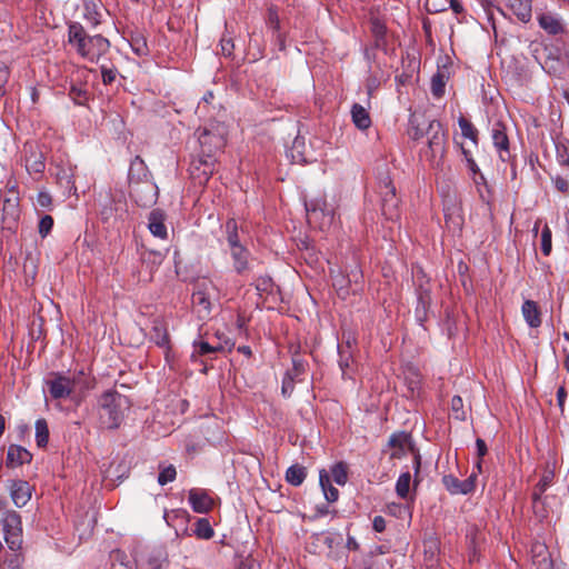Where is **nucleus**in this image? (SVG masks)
Listing matches in <instances>:
<instances>
[{"label":"nucleus","instance_id":"39448f33","mask_svg":"<svg viewBox=\"0 0 569 569\" xmlns=\"http://www.w3.org/2000/svg\"><path fill=\"white\" fill-rule=\"evenodd\" d=\"M200 146L199 157L216 159L224 148L227 141V127L221 122H211L197 130Z\"/></svg>","mask_w":569,"mask_h":569},{"label":"nucleus","instance_id":"aec40b11","mask_svg":"<svg viewBox=\"0 0 569 569\" xmlns=\"http://www.w3.org/2000/svg\"><path fill=\"white\" fill-rule=\"evenodd\" d=\"M189 502L193 511L198 513H206L212 509L213 500L209 495L200 489H191L189 491Z\"/></svg>","mask_w":569,"mask_h":569},{"label":"nucleus","instance_id":"ea45409f","mask_svg":"<svg viewBox=\"0 0 569 569\" xmlns=\"http://www.w3.org/2000/svg\"><path fill=\"white\" fill-rule=\"evenodd\" d=\"M458 124L461 129V133L465 138L472 140L477 143L478 140V130L473 127V124L467 120L465 117H460L458 120Z\"/></svg>","mask_w":569,"mask_h":569},{"label":"nucleus","instance_id":"9b49d317","mask_svg":"<svg viewBox=\"0 0 569 569\" xmlns=\"http://www.w3.org/2000/svg\"><path fill=\"white\" fill-rule=\"evenodd\" d=\"M421 271H418L416 274V280L418 281L417 287V299L418 303L416 307V318L422 325L428 318V311L431 306V289L428 280H425V276L421 274Z\"/></svg>","mask_w":569,"mask_h":569},{"label":"nucleus","instance_id":"603ef678","mask_svg":"<svg viewBox=\"0 0 569 569\" xmlns=\"http://www.w3.org/2000/svg\"><path fill=\"white\" fill-rule=\"evenodd\" d=\"M52 204V198L47 191H40L37 196V206L42 209H49Z\"/></svg>","mask_w":569,"mask_h":569},{"label":"nucleus","instance_id":"49530a36","mask_svg":"<svg viewBox=\"0 0 569 569\" xmlns=\"http://www.w3.org/2000/svg\"><path fill=\"white\" fill-rule=\"evenodd\" d=\"M552 249L551 244V230L546 224L541 232V251L545 256H549Z\"/></svg>","mask_w":569,"mask_h":569},{"label":"nucleus","instance_id":"a19ab883","mask_svg":"<svg viewBox=\"0 0 569 569\" xmlns=\"http://www.w3.org/2000/svg\"><path fill=\"white\" fill-rule=\"evenodd\" d=\"M193 346H194L196 352L199 356H203V355H207V353H212V352H218V351H223L224 350V346L221 342L212 345V343L207 342V341H199V342H194Z\"/></svg>","mask_w":569,"mask_h":569},{"label":"nucleus","instance_id":"58836bf2","mask_svg":"<svg viewBox=\"0 0 569 569\" xmlns=\"http://www.w3.org/2000/svg\"><path fill=\"white\" fill-rule=\"evenodd\" d=\"M194 533L200 539H211L214 531L210 522L206 518L198 519L196 522Z\"/></svg>","mask_w":569,"mask_h":569},{"label":"nucleus","instance_id":"0e129e2a","mask_svg":"<svg viewBox=\"0 0 569 569\" xmlns=\"http://www.w3.org/2000/svg\"><path fill=\"white\" fill-rule=\"evenodd\" d=\"M408 375L415 376L416 379L410 380L408 385V390L410 392L416 391L419 388V375L413 369H408Z\"/></svg>","mask_w":569,"mask_h":569},{"label":"nucleus","instance_id":"e433bc0d","mask_svg":"<svg viewBox=\"0 0 569 569\" xmlns=\"http://www.w3.org/2000/svg\"><path fill=\"white\" fill-rule=\"evenodd\" d=\"M476 176L478 177L475 178V184L477 187L479 197L483 202L489 204L491 201V191L487 179L481 172L477 173Z\"/></svg>","mask_w":569,"mask_h":569},{"label":"nucleus","instance_id":"338daca9","mask_svg":"<svg viewBox=\"0 0 569 569\" xmlns=\"http://www.w3.org/2000/svg\"><path fill=\"white\" fill-rule=\"evenodd\" d=\"M375 531L382 532L386 529V520L381 516H376L372 521Z\"/></svg>","mask_w":569,"mask_h":569},{"label":"nucleus","instance_id":"7c9ffc66","mask_svg":"<svg viewBox=\"0 0 569 569\" xmlns=\"http://www.w3.org/2000/svg\"><path fill=\"white\" fill-rule=\"evenodd\" d=\"M319 482L322 488L325 498L328 502H335L339 498V491L330 482V477L326 470H320Z\"/></svg>","mask_w":569,"mask_h":569},{"label":"nucleus","instance_id":"412c9836","mask_svg":"<svg viewBox=\"0 0 569 569\" xmlns=\"http://www.w3.org/2000/svg\"><path fill=\"white\" fill-rule=\"evenodd\" d=\"M149 170L146 166L144 161L137 156L130 164L129 168V181H130V188L133 184H141L142 182H146V180H149Z\"/></svg>","mask_w":569,"mask_h":569},{"label":"nucleus","instance_id":"f8f14e48","mask_svg":"<svg viewBox=\"0 0 569 569\" xmlns=\"http://www.w3.org/2000/svg\"><path fill=\"white\" fill-rule=\"evenodd\" d=\"M130 194L134 201L141 207H150L158 199V187L150 180H146L141 184H133L130 188Z\"/></svg>","mask_w":569,"mask_h":569},{"label":"nucleus","instance_id":"a211bd4d","mask_svg":"<svg viewBox=\"0 0 569 569\" xmlns=\"http://www.w3.org/2000/svg\"><path fill=\"white\" fill-rule=\"evenodd\" d=\"M32 455L23 447L11 445L8 448L6 466L9 468H17L24 463H29Z\"/></svg>","mask_w":569,"mask_h":569},{"label":"nucleus","instance_id":"1a4fd4ad","mask_svg":"<svg viewBox=\"0 0 569 569\" xmlns=\"http://www.w3.org/2000/svg\"><path fill=\"white\" fill-rule=\"evenodd\" d=\"M217 288L211 280L202 279L196 283L192 293V303L197 308L199 317L204 318L211 311V299L216 296Z\"/></svg>","mask_w":569,"mask_h":569},{"label":"nucleus","instance_id":"3c124183","mask_svg":"<svg viewBox=\"0 0 569 569\" xmlns=\"http://www.w3.org/2000/svg\"><path fill=\"white\" fill-rule=\"evenodd\" d=\"M9 68L3 62H0V98L6 93V84L9 81Z\"/></svg>","mask_w":569,"mask_h":569},{"label":"nucleus","instance_id":"72a5a7b5","mask_svg":"<svg viewBox=\"0 0 569 569\" xmlns=\"http://www.w3.org/2000/svg\"><path fill=\"white\" fill-rule=\"evenodd\" d=\"M448 73L445 70H438L431 78V93L436 98L445 94V88L448 80Z\"/></svg>","mask_w":569,"mask_h":569},{"label":"nucleus","instance_id":"2f4dec72","mask_svg":"<svg viewBox=\"0 0 569 569\" xmlns=\"http://www.w3.org/2000/svg\"><path fill=\"white\" fill-rule=\"evenodd\" d=\"M150 339L159 347H164L168 345L169 335L161 320L157 319L153 321V326L150 331Z\"/></svg>","mask_w":569,"mask_h":569},{"label":"nucleus","instance_id":"bf43d9fd","mask_svg":"<svg viewBox=\"0 0 569 569\" xmlns=\"http://www.w3.org/2000/svg\"><path fill=\"white\" fill-rule=\"evenodd\" d=\"M476 479H477V475L471 473L466 480L462 481L463 495H467V493L473 491V489L476 487Z\"/></svg>","mask_w":569,"mask_h":569},{"label":"nucleus","instance_id":"e2e57ef3","mask_svg":"<svg viewBox=\"0 0 569 569\" xmlns=\"http://www.w3.org/2000/svg\"><path fill=\"white\" fill-rule=\"evenodd\" d=\"M233 48H234V44H233L232 39H226V38L221 39V50L224 56H227V57L231 56Z\"/></svg>","mask_w":569,"mask_h":569},{"label":"nucleus","instance_id":"052dcab7","mask_svg":"<svg viewBox=\"0 0 569 569\" xmlns=\"http://www.w3.org/2000/svg\"><path fill=\"white\" fill-rule=\"evenodd\" d=\"M101 73H102V81L104 84H110L114 81L116 79V70L113 69H108L106 67L102 66L101 68Z\"/></svg>","mask_w":569,"mask_h":569},{"label":"nucleus","instance_id":"ddd939ff","mask_svg":"<svg viewBox=\"0 0 569 569\" xmlns=\"http://www.w3.org/2000/svg\"><path fill=\"white\" fill-rule=\"evenodd\" d=\"M20 217L19 197L14 190H9L8 196L3 198L2 222L8 229H12Z\"/></svg>","mask_w":569,"mask_h":569},{"label":"nucleus","instance_id":"4be33fe9","mask_svg":"<svg viewBox=\"0 0 569 569\" xmlns=\"http://www.w3.org/2000/svg\"><path fill=\"white\" fill-rule=\"evenodd\" d=\"M506 7L523 23L532 16L531 0H505Z\"/></svg>","mask_w":569,"mask_h":569},{"label":"nucleus","instance_id":"774afa93","mask_svg":"<svg viewBox=\"0 0 569 569\" xmlns=\"http://www.w3.org/2000/svg\"><path fill=\"white\" fill-rule=\"evenodd\" d=\"M271 286V279L270 278H262L257 283V289L267 291L269 287Z\"/></svg>","mask_w":569,"mask_h":569},{"label":"nucleus","instance_id":"cd10ccee","mask_svg":"<svg viewBox=\"0 0 569 569\" xmlns=\"http://www.w3.org/2000/svg\"><path fill=\"white\" fill-rule=\"evenodd\" d=\"M351 118L355 126L360 130H366L371 126V118L368 110L359 103L352 106Z\"/></svg>","mask_w":569,"mask_h":569},{"label":"nucleus","instance_id":"f3484780","mask_svg":"<svg viewBox=\"0 0 569 569\" xmlns=\"http://www.w3.org/2000/svg\"><path fill=\"white\" fill-rule=\"evenodd\" d=\"M410 440V435L406 432H398L391 435L388 441V447L391 449L390 458H402L409 449H412Z\"/></svg>","mask_w":569,"mask_h":569},{"label":"nucleus","instance_id":"864d4df0","mask_svg":"<svg viewBox=\"0 0 569 569\" xmlns=\"http://www.w3.org/2000/svg\"><path fill=\"white\" fill-rule=\"evenodd\" d=\"M268 26L272 28L274 31H278L280 28V20L278 12L274 8H270L268 10Z\"/></svg>","mask_w":569,"mask_h":569},{"label":"nucleus","instance_id":"6e6552de","mask_svg":"<svg viewBox=\"0 0 569 569\" xmlns=\"http://www.w3.org/2000/svg\"><path fill=\"white\" fill-rule=\"evenodd\" d=\"M311 388V379L306 365L302 361L293 360L292 368L283 378L281 391H293L295 389L308 391Z\"/></svg>","mask_w":569,"mask_h":569},{"label":"nucleus","instance_id":"20e7f679","mask_svg":"<svg viewBox=\"0 0 569 569\" xmlns=\"http://www.w3.org/2000/svg\"><path fill=\"white\" fill-rule=\"evenodd\" d=\"M46 382L49 391H87L94 388V379L83 368L50 373Z\"/></svg>","mask_w":569,"mask_h":569},{"label":"nucleus","instance_id":"6ab92c4d","mask_svg":"<svg viewBox=\"0 0 569 569\" xmlns=\"http://www.w3.org/2000/svg\"><path fill=\"white\" fill-rule=\"evenodd\" d=\"M164 221V212L160 209H153L148 217L149 231L157 238L167 239L168 231Z\"/></svg>","mask_w":569,"mask_h":569},{"label":"nucleus","instance_id":"2eb2a0df","mask_svg":"<svg viewBox=\"0 0 569 569\" xmlns=\"http://www.w3.org/2000/svg\"><path fill=\"white\" fill-rule=\"evenodd\" d=\"M216 159L199 157L191 163V176L200 184L208 182L214 171Z\"/></svg>","mask_w":569,"mask_h":569},{"label":"nucleus","instance_id":"f704fd0d","mask_svg":"<svg viewBox=\"0 0 569 569\" xmlns=\"http://www.w3.org/2000/svg\"><path fill=\"white\" fill-rule=\"evenodd\" d=\"M224 229L229 250L236 247H242L239 240L237 221L234 219H229L224 224Z\"/></svg>","mask_w":569,"mask_h":569},{"label":"nucleus","instance_id":"4d7b16f0","mask_svg":"<svg viewBox=\"0 0 569 569\" xmlns=\"http://www.w3.org/2000/svg\"><path fill=\"white\" fill-rule=\"evenodd\" d=\"M50 395H51L50 398H46L47 405L59 407L60 406V401L62 399H64V398L70 397L72 393L59 392V393H50Z\"/></svg>","mask_w":569,"mask_h":569},{"label":"nucleus","instance_id":"a878e982","mask_svg":"<svg viewBox=\"0 0 569 569\" xmlns=\"http://www.w3.org/2000/svg\"><path fill=\"white\" fill-rule=\"evenodd\" d=\"M30 486L26 481H14L11 486V498L17 507H23L30 500Z\"/></svg>","mask_w":569,"mask_h":569},{"label":"nucleus","instance_id":"c9c22d12","mask_svg":"<svg viewBox=\"0 0 569 569\" xmlns=\"http://www.w3.org/2000/svg\"><path fill=\"white\" fill-rule=\"evenodd\" d=\"M37 446L44 448L49 441V428L44 419H38L34 425Z\"/></svg>","mask_w":569,"mask_h":569},{"label":"nucleus","instance_id":"c756f323","mask_svg":"<svg viewBox=\"0 0 569 569\" xmlns=\"http://www.w3.org/2000/svg\"><path fill=\"white\" fill-rule=\"evenodd\" d=\"M539 24L546 32L552 36L563 32V26L560 19L549 13L539 17Z\"/></svg>","mask_w":569,"mask_h":569},{"label":"nucleus","instance_id":"79ce46f5","mask_svg":"<svg viewBox=\"0 0 569 569\" xmlns=\"http://www.w3.org/2000/svg\"><path fill=\"white\" fill-rule=\"evenodd\" d=\"M331 475L337 485L343 486L348 480L347 466L338 462L331 468Z\"/></svg>","mask_w":569,"mask_h":569},{"label":"nucleus","instance_id":"423d86ee","mask_svg":"<svg viewBox=\"0 0 569 569\" xmlns=\"http://www.w3.org/2000/svg\"><path fill=\"white\" fill-rule=\"evenodd\" d=\"M379 193L381 198L382 214L387 220L397 221L400 218V199L397 196L396 187L387 172L379 177Z\"/></svg>","mask_w":569,"mask_h":569},{"label":"nucleus","instance_id":"69168bd1","mask_svg":"<svg viewBox=\"0 0 569 569\" xmlns=\"http://www.w3.org/2000/svg\"><path fill=\"white\" fill-rule=\"evenodd\" d=\"M555 186L557 190L561 192H567L569 190V181L566 178L557 177L555 179Z\"/></svg>","mask_w":569,"mask_h":569},{"label":"nucleus","instance_id":"5fc2aeb1","mask_svg":"<svg viewBox=\"0 0 569 569\" xmlns=\"http://www.w3.org/2000/svg\"><path fill=\"white\" fill-rule=\"evenodd\" d=\"M476 447H477V455H478L479 459H481L483 456L487 455V451H488L487 445L482 439L478 438L476 440ZM477 468L479 471H481V461L480 460L477 461Z\"/></svg>","mask_w":569,"mask_h":569},{"label":"nucleus","instance_id":"dca6fc26","mask_svg":"<svg viewBox=\"0 0 569 569\" xmlns=\"http://www.w3.org/2000/svg\"><path fill=\"white\" fill-rule=\"evenodd\" d=\"M339 360L338 365L341 371V377L343 380L350 379L355 380L356 373V363L351 352V346L348 343L346 347H338Z\"/></svg>","mask_w":569,"mask_h":569},{"label":"nucleus","instance_id":"09e8293b","mask_svg":"<svg viewBox=\"0 0 569 569\" xmlns=\"http://www.w3.org/2000/svg\"><path fill=\"white\" fill-rule=\"evenodd\" d=\"M53 227V218L49 214L43 216L38 224V232L42 238H46Z\"/></svg>","mask_w":569,"mask_h":569},{"label":"nucleus","instance_id":"bb28decb","mask_svg":"<svg viewBox=\"0 0 569 569\" xmlns=\"http://www.w3.org/2000/svg\"><path fill=\"white\" fill-rule=\"evenodd\" d=\"M26 168L29 172L42 173L46 168L44 157L37 148L30 147L29 156L26 158Z\"/></svg>","mask_w":569,"mask_h":569},{"label":"nucleus","instance_id":"5701e85b","mask_svg":"<svg viewBox=\"0 0 569 569\" xmlns=\"http://www.w3.org/2000/svg\"><path fill=\"white\" fill-rule=\"evenodd\" d=\"M491 137L493 146L500 151L501 160H506L503 152L509 153V139L506 132V126L498 121L492 126Z\"/></svg>","mask_w":569,"mask_h":569},{"label":"nucleus","instance_id":"473e14b6","mask_svg":"<svg viewBox=\"0 0 569 569\" xmlns=\"http://www.w3.org/2000/svg\"><path fill=\"white\" fill-rule=\"evenodd\" d=\"M307 477V470L301 465H292L286 471V480L291 486H300Z\"/></svg>","mask_w":569,"mask_h":569},{"label":"nucleus","instance_id":"c03bdc74","mask_svg":"<svg viewBox=\"0 0 569 569\" xmlns=\"http://www.w3.org/2000/svg\"><path fill=\"white\" fill-rule=\"evenodd\" d=\"M177 477V470L174 466L169 465L167 467H163L158 476V483L161 486H164L169 482H172Z\"/></svg>","mask_w":569,"mask_h":569},{"label":"nucleus","instance_id":"c85d7f7f","mask_svg":"<svg viewBox=\"0 0 569 569\" xmlns=\"http://www.w3.org/2000/svg\"><path fill=\"white\" fill-rule=\"evenodd\" d=\"M522 315L527 321V323L531 328H537L541 323L540 311L538 306L532 300H526L522 305Z\"/></svg>","mask_w":569,"mask_h":569},{"label":"nucleus","instance_id":"37998d69","mask_svg":"<svg viewBox=\"0 0 569 569\" xmlns=\"http://www.w3.org/2000/svg\"><path fill=\"white\" fill-rule=\"evenodd\" d=\"M442 482L447 490L453 495L462 493L463 495V487L462 481L457 479L456 477L448 475L442 478Z\"/></svg>","mask_w":569,"mask_h":569},{"label":"nucleus","instance_id":"f03ea898","mask_svg":"<svg viewBox=\"0 0 569 569\" xmlns=\"http://www.w3.org/2000/svg\"><path fill=\"white\" fill-rule=\"evenodd\" d=\"M68 38L69 43L77 49V52L91 62H98L110 48L107 38L100 34L88 36L84 28L78 22L69 26Z\"/></svg>","mask_w":569,"mask_h":569},{"label":"nucleus","instance_id":"4468645a","mask_svg":"<svg viewBox=\"0 0 569 569\" xmlns=\"http://www.w3.org/2000/svg\"><path fill=\"white\" fill-rule=\"evenodd\" d=\"M100 214L104 222L122 220L127 214V204L122 199L109 198L103 204Z\"/></svg>","mask_w":569,"mask_h":569},{"label":"nucleus","instance_id":"4c0bfd02","mask_svg":"<svg viewBox=\"0 0 569 569\" xmlns=\"http://www.w3.org/2000/svg\"><path fill=\"white\" fill-rule=\"evenodd\" d=\"M410 483H411V475L410 472H403L399 476L397 483H396V492L397 495L406 499L409 496L410 491Z\"/></svg>","mask_w":569,"mask_h":569},{"label":"nucleus","instance_id":"9d476101","mask_svg":"<svg viewBox=\"0 0 569 569\" xmlns=\"http://www.w3.org/2000/svg\"><path fill=\"white\" fill-rule=\"evenodd\" d=\"M4 540L11 550L21 546L22 523L21 517L13 510L6 511L2 518Z\"/></svg>","mask_w":569,"mask_h":569},{"label":"nucleus","instance_id":"8fccbe9b","mask_svg":"<svg viewBox=\"0 0 569 569\" xmlns=\"http://www.w3.org/2000/svg\"><path fill=\"white\" fill-rule=\"evenodd\" d=\"M130 44L132 50L140 57L147 56L149 52L147 41L142 37L132 38Z\"/></svg>","mask_w":569,"mask_h":569},{"label":"nucleus","instance_id":"680f3d73","mask_svg":"<svg viewBox=\"0 0 569 569\" xmlns=\"http://www.w3.org/2000/svg\"><path fill=\"white\" fill-rule=\"evenodd\" d=\"M0 569H21L20 567V560L17 555H14L9 560H6L1 566Z\"/></svg>","mask_w":569,"mask_h":569},{"label":"nucleus","instance_id":"f257e3e1","mask_svg":"<svg viewBox=\"0 0 569 569\" xmlns=\"http://www.w3.org/2000/svg\"><path fill=\"white\" fill-rule=\"evenodd\" d=\"M408 133L415 140L427 137V156L431 161H435L437 158H443L446 153V133L439 121L420 120V118L412 116L410 118V128Z\"/></svg>","mask_w":569,"mask_h":569},{"label":"nucleus","instance_id":"0eeeda50","mask_svg":"<svg viewBox=\"0 0 569 569\" xmlns=\"http://www.w3.org/2000/svg\"><path fill=\"white\" fill-rule=\"evenodd\" d=\"M310 223H318L320 229L329 228L335 220V210L323 198L311 199L305 203Z\"/></svg>","mask_w":569,"mask_h":569},{"label":"nucleus","instance_id":"13d9d810","mask_svg":"<svg viewBox=\"0 0 569 569\" xmlns=\"http://www.w3.org/2000/svg\"><path fill=\"white\" fill-rule=\"evenodd\" d=\"M532 552L535 553V557H541V561H547L548 551L547 547L543 543L536 542L532 546Z\"/></svg>","mask_w":569,"mask_h":569},{"label":"nucleus","instance_id":"a18cd8bd","mask_svg":"<svg viewBox=\"0 0 569 569\" xmlns=\"http://www.w3.org/2000/svg\"><path fill=\"white\" fill-rule=\"evenodd\" d=\"M70 98L74 103L82 106L88 100V91L81 87L72 86L69 91Z\"/></svg>","mask_w":569,"mask_h":569},{"label":"nucleus","instance_id":"de8ad7c7","mask_svg":"<svg viewBox=\"0 0 569 569\" xmlns=\"http://www.w3.org/2000/svg\"><path fill=\"white\" fill-rule=\"evenodd\" d=\"M86 18L91 22L92 26H97L99 20V13L96 11L97 3L94 0L86 1Z\"/></svg>","mask_w":569,"mask_h":569},{"label":"nucleus","instance_id":"7ed1b4c3","mask_svg":"<svg viewBox=\"0 0 569 569\" xmlns=\"http://www.w3.org/2000/svg\"><path fill=\"white\" fill-rule=\"evenodd\" d=\"M99 403V421L101 427L117 429L129 408V400L121 393H101Z\"/></svg>","mask_w":569,"mask_h":569},{"label":"nucleus","instance_id":"393cba45","mask_svg":"<svg viewBox=\"0 0 569 569\" xmlns=\"http://www.w3.org/2000/svg\"><path fill=\"white\" fill-rule=\"evenodd\" d=\"M370 32L375 38V46L377 48H383L386 46L387 27L386 23L373 13L370 14L369 19Z\"/></svg>","mask_w":569,"mask_h":569},{"label":"nucleus","instance_id":"6e6d98bb","mask_svg":"<svg viewBox=\"0 0 569 569\" xmlns=\"http://www.w3.org/2000/svg\"><path fill=\"white\" fill-rule=\"evenodd\" d=\"M462 150V153L465 156V159L467 161V164H468V168L469 170L473 173V174H477L480 172L479 170V167L477 166L476 161L473 160V158L471 157V153L469 150H466L465 148H461Z\"/></svg>","mask_w":569,"mask_h":569},{"label":"nucleus","instance_id":"b1692460","mask_svg":"<svg viewBox=\"0 0 569 569\" xmlns=\"http://www.w3.org/2000/svg\"><path fill=\"white\" fill-rule=\"evenodd\" d=\"M230 254L232 258L233 269L238 274H243L250 269V252L243 246L231 249Z\"/></svg>","mask_w":569,"mask_h":569}]
</instances>
